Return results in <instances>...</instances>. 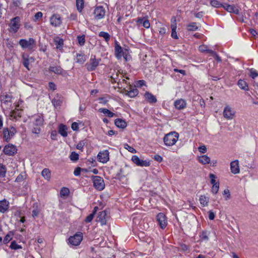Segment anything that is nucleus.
I'll use <instances>...</instances> for the list:
<instances>
[{
    "label": "nucleus",
    "instance_id": "f257e3e1",
    "mask_svg": "<svg viewBox=\"0 0 258 258\" xmlns=\"http://www.w3.org/2000/svg\"><path fill=\"white\" fill-rule=\"evenodd\" d=\"M179 138V134L175 132H172L166 134L164 138V144L167 146H172L177 141Z\"/></svg>",
    "mask_w": 258,
    "mask_h": 258
},
{
    "label": "nucleus",
    "instance_id": "f03ea898",
    "mask_svg": "<svg viewBox=\"0 0 258 258\" xmlns=\"http://www.w3.org/2000/svg\"><path fill=\"white\" fill-rule=\"evenodd\" d=\"M19 44L23 49L28 48L31 50L35 45V41L32 38H30L28 40L22 39L20 40Z\"/></svg>",
    "mask_w": 258,
    "mask_h": 258
},
{
    "label": "nucleus",
    "instance_id": "7ed1b4c3",
    "mask_svg": "<svg viewBox=\"0 0 258 258\" xmlns=\"http://www.w3.org/2000/svg\"><path fill=\"white\" fill-rule=\"evenodd\" d=\"M93 185L98 190H102L105 187V183L103 179L98 176H92L91 177Z\"/></svg>",
    "mask_w": 258,
    "mask_h": 258
},
{
    "label": "nucleus",
    "instance_id": "20e7f679",
    "mask_svg": "<svg viewBox=\"0 0 258 258\" xmlns=\"http://www.w3.org/2000/svg\"><path fill=\"white\" fill-rule=\"evenodd\" d=\"M83 239V234L81 232L76 233L74 236L69 237V243L73 246L79 245Z\"/></svg>",
    "mask_w": 258,
    "mask_h": 258
},
{
    "label": "nucleus",
    "instance_id": "39448f33",
    "mask_svg": "<svg viewBox=\"0 0 258 258\" xmlns=\"http://www.w3.org/2000/svg\"><path fill=\"white\" fill-rule=\"evenodd\" d=\"M223 114L227 120H232L235 116V111L231 106L227 105L224 108Z\"/></svg>",
    "mask_w": 258,
    "mask_h": 258
},
{
    "label": "nucleus",
    "instance_id": "423d86ee",
    "mask_svg": "<svg viewBox=\"0 0 258 258\" xmlns=\"http://www.w3.org/2000/svg\"><path fill=\"white\" fill-rule=\"evenodd\" d=\"M20 19L19 17L13 18L9 24L10 32L16 33L19 30L20 26Z\"/></svg>",
    "mask_w": 258,
    "mask_h": 258
},
{
    "label": "nucleus",
    "instance_id": "0eeeda50",
    "mask_svg": "<svg viewBox=\"0 0 258 258\" xmlns=\"http://www.w3.org/2000/svg\"><path fill=\"white\" fill-rule=\"evenodd\" d=\"M100 61V59H96L95 56H91L89 61L85 66L89 71H92L95 70Z\"/></svg>",
    "mask_w": 258,
    "mask_h": 258
},
{
    "label": "nucleus",
    "instance_id": "6e6552de",
    "mask_svg": "<svg viewBox=\"0 0 258 258\" xmlns=\"http://www.w3.org/2000/svg\"><path fill=\"white\" fill-rule=\"evenodd\" d=\"M98 161L103 164L107 163L109 160V152L108 150H105L99 152L97 155Z\"/></svg>",
    "mask_w": 258,
    "mask_h": 258
},
{
    "label": "nucleus",
    "instance_id": "1a4fd4ad",
    "mask_svg": "<svg viewBox=\"0 0 258 258\" xmlns=\"http://www.w3.org/2000/svg\"><path fill=\"white\" fill-rule=\"evenodd\" d=\"M158 224L162 229L166 227L167 224V221L165 215L162 213H159L156 217Z\"/></svg>",
    "mask_w": 258,
    "mask_h": 258
},
{
    "label": "nucleus",
    "instance_id": "9d476101",
    "mask_svg": "<svg viewBox=\"0 0 258 258\" xmlns=\"http://www.w3.org/2000/svg\"><path fill=\"white\" fill-rule=\"evenodd\" d=\"M132 160L138 166H149L150 164V161L147 160H143L140 159L137 155L132 156Z\"/></svg>",
    "mask_w": 258,
    "mask_h": 258
},
{
    "label": "nucleus",
    "instance_id": "9b49d317",
    "mask_svg": "<svg viewBox=\"0 0 258 258\" xmlns=\"http://www.w3.org/2000/svg\"><path fill=\"white\" fill-rule=\"evenodd\" d=\"M222 7L228 12L230 13H234L236 15H238L239 13V9L237 6L234 5H229L227 3L223 4Z\"/></svg>",
    "mask_w": 258,
    "mask_h": 258
},
{
    "label": "nucleus",
    "instance_id": "f8f14e48",
    "mask_svg": "<svg viewBox=\"0 0 258 258\" xmlns=\"http://www.w3.org/2000/svg\"><path fill=\"white\" fill-rule=\"evenodd\" d=\"M105 11L102 6H99L95 8L94 11L95 18L97 20H100L104 17Z\"/></svg>",
    "mask_w": 258,
    "mask_h": 258
},
{
    "label": "nucleus",
    "instance_id": "ddd939ff",
    "mask_svg": "<svg viewBox=\"0 0 258 258\" xmlns=\"http://www.w3.org/2000/svg\"><path fill=\"white\" fill-rule=\"evenodd\" d=\"M17 151L16 147L12 144L5 146L3 150L4 153L9 156L14 155L17 152Z\"/></svg>",
    "mask_w": 258,
    "mask_h": 258
},
{
    "label": "nucleus",
    "instance_id": "4468645a",
    "mask_svg": "<svg viewBox=\"0 0 258 258\" xmlns=\"http://www.w3.org/2000/svg\"><path fill=\"white\" fill-rule=\"evenodd\" d=\"M177 28L176 20L175 17H172L171 20V37L172 38L177 39L178 37L176 33V30Z\"/></svg>",
    "mask_w": 258,
    "mask_h": 258
},
{
    "label": "nucleus",
    "instance_id": "2eb2a0df",
    "mask_svg": "<svg viewBox=\"0 0 258 258\" xmlns=\"http://www.w3.org/2000/svg\"><path fill=\"white\" fill-rule=\"evenodd\" d=\"M50 24L54 27L58 26L61 23V17L57 14L53 15L50 19Z\"/></svg>",
    "mask_w": 258,
    "mask_h": 258
},
{
    "label": "nucleus",
    "instance_id": "dca6fc26",
    "mask_svg": "<svg viewBox=\"0 0 258 258\" xmlns=\"http://www.w3.org/2000/svg\"><path fill=\"white\" fill-rule=\"evenodd\" d=\"M107 218L106 211H101L99 213L97 217V221L100 222L102 225H104L106 224Z\"/></svg>",
    "mask_w": 258,
    "mask_h": 258
},
{
    "label": "nucleus",
    "instance_id": "f3484780",
    "mask_svg": "<svg viewBox=\"0 0 258 258\" xmlns=\"http://www.w3.org/2000/svg\"><path fill=\"white\" fill-rule=\"evenodd\" d=\"M49 72L54 73L56 75H61L64 76L66 72L60 66H50Z\"/></svg>",
    "mask_w": 258,
    "mask_h": 258
},
{
    "label": "nucleus",
    "instance_id": "a211bd4d",
    "mask_svg": "<svg viewBox=\"0 0 258 258\" xmlns=\"http://www.w3.org/2000/svg\"><path fill=\"white\" fill-rule=\"evenodd\" d=\"M174 105L177 109L182 110L186 107V102L185 100L179 99L174 101Z\"/></svg>",
    "mask_w": 258,
    "mask_h": 258
},
{
    "label": "nucleus",
    "instance_id": "6ab92c4d",
    "mask_svg": "<svg viewBox=\"0 0 258 258\" xmlns=\"http://www.w3.org/2000/svg\"><path fill=\"white\" fill-rule=\"evenodd\" d=\"M230 169L232 173L236 174L240 172L239 162L237 160L233 161L230 163Z\"/></svg>",
    "mask_w": 258,
    "mask_h": 258
},
{
    "label": "nucleus",
    "instance_id": "aec40b11",
    "mask_svg": "<svg viewBox=\"0 0 258 258\" xmlns=\"http://www.w3.org/2000/svg\"><path fill=\"white\" fill-rule=\"evenodd\" d=\"M114 51L116 57L117 59H120L123 55L122 49L118 42L116 41H115Z\"/></svg>",
    "mask_w": 258,
    "mask_h": 258
},
{
    "label": "nucleus",
    "instance_id": "412c9836",
    "mask_svg": "<svg viewBox=\"0 0 258 258\" xmlns=\"http://www.w3.org/2000/svg\"><path fill=\"white\" fill-rule=\"evenodd\" d=\"M43 119L39 116H34L32 119V123L34 126H41L43 124Z\"/></svg>",
    "mask_w": 258,
    "mask_h": 258
},
{
    "label": "nucleus",
    "instance_id": "4be33fe9",
    "mask_svg": "<svg viewBox=\"0 0 258 258\" xmlns=\"http://www.w3.org/2000/svg\"><path fill=\"white\" fill-rule=\"evenodd\" d=\"M9 202L6 199L0 201V212L4 213L9 208Z\"/></svg>",
    "mask_w": 258,
    "mask_h": 258
},
{
    "label": "nucleus",
    "instance_id": "5701e85b",
    "mask_svg": "<svg viewBox=\"0 0 258 258\" xmlns=\"http://www.w3.org/2000/svg\"><path fill=\"white\" fill-rule=\"evenodd\" d=\"M145 99L150 103H154L157 102V99L156 97L153 95L152 93L146 92L144 95Z\"/></svg>",
    "mask_w": 258,
    "mask_h": 258
},
{
    "label": "nucleus",
    "instance_id": "b1692460",
    "mask_svg": "<svg viewBox=\"0 0 258 258\" xmlns=\"http://www.w3.org/2000/svg\"><path fill=\"white\" fill-rule=\"evenodd\" d=\"M68 127L63 124H59L58 126V133L63 137H66L68 136Z\"/></svg>",
    "mask_w": 258,
    "mask_h": 258
},
{
    "label": "nucleus",
    "instance_id": "393cba45",
    "mask_svg": "<svg viewBox=\"0 0 258 258\" xmlns=\"http://www.w3.org/2000/svg\"><path fill=\"white\" fill-rule=\"evenodd\" d=\"M23 64L24 66L28 70H29V64L30 62H32L34 61V59L33 57H29L28 56H25L24 55H23Z\"/></svg>",
    "mask_w": 258,
    "mask_h": 258
},
{
    "label": "nucleus",
    "instance_id": "a878e982",
    "mask_svg": "<svg viewBox=\"0 0 258 258\" xmlns=\"http://www.w3.org/2000/svg\"><path fill=\"white\" fill-rule=\"evenodd\" d=\"M115 125L119 128H124L126 126V122L124 120L118 118L115 120Z\"/></svg>",
    "mask_w": 258,
    "mask_h": 258
},
{
    "label": "nucleus",
    "instance_id": "bb28decb",
    "mask_svg": "<svg viewBox=\"0 0 258 258\" xmlns=\"http://www.w3.org/2000/svg\"><path fill=\"white\" fill-rule=\"evenodd\" d=\"M86 60V57L84 54L78 53L76 54L75 61L77 63L83 64Z\"/></svg>",
    "mask_w": 258,
    "mask_h": 258
},
{
    "label": "nucleus",
    "instance_id": "cd10ccee",
    "mask_svg": "<svg viewBox=\"0 0 258 258\" xmlns=\"http://www.w3.org/2000/svg\"><path fill=\"white\" fill-rule=\"evenodd\" d=\"M54 42L56 45V48L61 50L63 45V39L58 37H56L54 38Z\"/></svg>",
    "mask_w": 258,
    "mask_h": 258
},
{
    "label": "nucleus",
    "instance_id": "c85d7f7f",
    "mask_svg": "<svg viewBox=\"0 0 258 258\" xmlns=\"http://www.w3.org/2000/svg\"><path fill=\"white\" fill-rule=\"evenodd\" d=\"M237 85L242 90L248 91L249 90L247 83L243 80H239L238 81Z\"/></svg>",
    "mask_w": 258,
    "mask_h": 258
},
{
    "label": "nucleus",
    "instance_id": "c756f323",
    "mask_svg": "<svg viewBox=\"0 0 258 258\" xmlns=\"http://www.w3.org/2000/svg\"><path fill=\"white\" fill-rule=\"evenodd\" d=\"M199 161L202 164L210 163L211 159L207 155H204L199 157Z\"/></svg>",
    "mask_w": 258,
    "mask_h": 258
},
{
    "label": "nucleus",
    "instance_id": "7c9ffc66",
    "mask_svg": "<svg viewBox=\"0 0 258 258\" xmlns=\"http://www.w3.org/2000/svg\"><path fill=\"white\" fill-rule=\"evenodd\" d=\"M3 138L7 141L8 142L13 137L11 135L10 131L8 128H5L3 131Z\"/></svg>",
    "mask_w": 258,
    "mask_h": 258
},
{
    "label": "nucleus",
    "instance_id": "2f4dec72",
    "mask_svg": "<svg viewBox=\"0 0 258 258\" xmlns=\"http://www.w3.org/2000/svg\"><path fill=\"white\" fill-rule=\"evenodd\" d=\"M41 175L45 179L50 180L51 174L48 168H44L41 172Z\"/></svg>",
    "mask_w": 258,
    "mask_h": 258
},
{
    "label": "nucleus",
    "instance_id": "473e14b6",
    "mask_svg": "<svg viewBox=\"0 0 258 258\" xmlns=\"http://www.w3.org/2000/svg\"><path fill=\"white\" fill-rule=\"evenodd\" d=\"M99 111L100 112L104 113V114L106 115L109 117H112L115 115V114L114 113L112 112L108 109L104 108H100L99 109Z\"/></svg>",
    "mask_w": 258,
    "mask_h": 258
},
{
    "label": "nucleus",
    "instance_id": "72a5a7b5",
    "mask_svg": "<svg viewBox=\"0 0 258 258\" xmlns=\"http://www.w3.org/2000/svg\"><path fill=\"white\" fill-rule=\"evenodd\" d=\"M199 200L201 204L203 207H205L208 205L209 201V199L208 197H207L205 196H201Z\"/></svg>",
    "mask_w": 258,
    "mask_h": 258
},
{
    "label": "nucleus",
    "instance_id": "f704fd0d",
    "mask_svg": "<svg viewBox=\"0 0 258 258\" xmlns=\"http://www.w3.org/2000/svg\"><path fill=\"white\" fill-rule=\"evenodd\" d=\"M139 91L136 88L131 89L130 90L127 91L126 95L130 97H134L138 94Z\"/></svg>",
    "mask_w": 258,
    "mask_h": 258
},
{
    "label": "nucleus",
    "instance_id": "c9c22d12",
    "mask_svg": "<svg viewBox=\"0 0 258 258\" xmlns=\"http://www.w3.org/2000/svg\"><path fill=\"white\" fill-rule=\"evenodd\" d=\"M76 7L78 11L81 12L84 7V1L76 0Z\"/></svg>",
    "mask_w": 258,
    "mask_h": 258
},
{
    "label": "nucleus",
    "instance_id": "e433bc0d",
    "mask_svg": "<svg viewBox=\"0 0 258 258\" xmlns=\"http://www.w3.org/2000/svg\"><path fill=\"white\" fill-rule=\"evenodd\" d=\"M99 36L103 37L106 42H108L110 38V36L108 33L106 32L101 31L99 33Z\"/></svg>",
    "mask_w": 258,
    "mask_h": 258
},
{
    "label": "nucleus",
    "instance_id": "4c0bfd02",
    "mask_svg": "<svg viewBox=\"0 0 258 258\" xmlns=\"http://www.w3.org/2000/svg\"><path fill=\"white\" fill-rule=\"evenodd\" d=\"M187 29L188 31H194L198 29V27L197 25V23L195 22L189 24L187 26Z\"/></svg>",
    "mask_w": 258,
    "mask_h": 258
},
{
    "label": "nucleus",
    "instance_id": "58836bf2",
    "mask_svg": "<svg viewBox=\"0 0 258 258\" xmlns=\"http://www.w3.org/2000/svg\"><path fill=\"white\" fill-rule=\"evenodd\" d=\"M210 4L212 7L215 8L222 7V5H223V4L220 3L217 0H211L210 1Z\"/></svg>",
    "mask_w": 258,
    "mask_h": 258
},
{
    "label": "nucleus",
    "instance_id": "ea45409f",
    "mask_svg": "<svg viewBox=\"0 0 258 258\" xmlns=\"http://www.w3.org/2000/svg\"><path fill=\"white\" fill-rule=\"evenodd\" d=\"M13 234L11 232H9L5 237L3 242L5 244H7L12 239Z\"/></svg>",
    "mask_w": 258,
    "mask_h": 258
},
{
    "label": "nucleus",
    "instance_id": "a19ab883",
    "mask_svg": "<svg viewBox=\"0 0 258 258\" xmlns=\"http://www.w3.org/2000/svg\"><path fill=\"white\" fill-rule=\"evenodd\" d=\"M10 247L12 249L17 250L18 249L22 248V247L21 245L17 244V243L16 242V241H13L10 246Z\"/></svg>",
    "mask_w": 258,
    "mask_h": 258
},
{
    "label": "nucleus",
    "instance_id": "79ce46f5",
    "mask_svg": "<svg viewBox=\"0 0 258 258\" xmlns=\"http://www.w3.org/2000/svg\"><path fill=\"white\" fill-rule=\"evenodd\" d=\"M6 173V168L4 165L0 164V177H4Z\"/></svg>",
    "mask_w": 258,
    "mask_h": 258
},
{
    "label": "nucleus",
    "instance_id": "37998d69",
    "mask_svg": "<svg viewBox=\"0 0 258 258\" xmlns=\"http://www.w3.org/2000/svg\"><path fill=\"white\" fill-rule=\"evenodd\" d=\"M71 160L76 161L79 159V155L75 152H72L70 156Z\"/></svg>",
    "mask_w": 258,
    "mask_h": 258
},
{
    "label": "nucleus",
    "instance_id": "c03bdc74",
    "mask_svg": "<svg viewBox=\"0 0 258 258\" xmlns=\"http://www.w3.org/2000/svg\"><path fill=\"white\" fill-rule=\"evenodd\" d=\"M97 208V207H95L94 208V211L93 212V213L90 214V215H89L86 218V219H85V221L87 223H89L90 222L92 221V220H93L94 217V215H95V209Z\"/></svg>",
    "mask_w": 258,
    "mask_h": 258
},
{
    "label": "nucleus",
    "instance_id": "a18cd8bd",
    "mask_svg": "<svg viewBox=\"0 0 258 258\" xmlns=\"http://www.w3.org/2000/svg\"><path fill=\"white\" fill-rule=\"evenodd\" d=\"M77 40L80 45H84L85 42V35L78 36L77 37Z\"/></svg>",
    "mask_w": 258,
    "mask_h": 258
},
{
    "label": "nucleus",
    "instance_id": "49530a36",
    "mask_svg": "<svg viewBox=\"0 0 258 258\" xmlns=\"http://www.w3.org/2000/svg\"><path fill=\"white\" fill-rule=\"evenodd\" d=\"M70 190L67 187H62L60 190V194L61 196H66L69 194Z\"/></svg>",
    "mask_w": 258,
    "mask_h": 258
},
{
    "label": "nucleus",
    "instance_id": "de8ad7c7",
    "mask_svg": "<svg viewBox=\"0 0 258 258\" xmlns=\"http://www.w3.org/2000/svg\"><path fill=\"white\" fill-rule=\"evenodd\" d=\"M250 77L252 79H255L256 77H258V73L256 70L251 69L250 70Z\"/></svg>",
    "mask_w": 258,
    "mask_h": 258
},
{
    "label": "nucleus",
    "instance_id": "09e8293b",
    "mask_svg": "<svg viewBox=\"0 0 258 258\" xmlns=\"http://www.w3.org/2000/svg\"><path fill=\"white\" fill-rule=\"evenodd\" d=\"M40 126H34L33 125L32 128V132L33 134H39L40 133Z\"/></svg>",
    "mask_w": 258,
    "mask_h": 258
},
{
    "label": "nucleus",
    "instance_id": "8fccbe9b",
    "mask_svg": "<svg viewBox=\"0 0 258 258\" xmlns=\"http://www.w3.org/2000/svg\"><path fill=\"white\" fill-rule=\"evenodd\" d=\"M124 148L127 150L129 152L132 153H136V150L132 147H131L128 144H125L124 145Z\"/></svg>",
    "mask_w": 258,
    "mask_h": 258
},
{
    "label": "nucleus",
    "instance_id": "3c124183",
    "mask_svg": "<svg viewBox=\"0 0 258 258\" xmlns=\"http://www.w3.org/2000/svg\"><path fill=\"white\" fill-rule=\"evenodd\" d=\"M43 14L41 12H38L36 13L34 17V21L36 22L38 21L39 19L41 18L42 17Z\"/></svg>",
    "mask_w": 258,
    "mask_h": 258
},
{
    "label": "nucleus",
    "instance_id": "603ef678",
    "mask_svg": "<svg viewBox=\"0 0 258 258\" xmlns=\"http://www.w3.org/2000/svg\"><path fill=\"white\" fill-rule=\"evenodd\" d=\"M219 183L213 185L212 188V192L215 194L217 193V192L218 191V190H219Z\"/></svg>",
    "mask_w": 258,
    "mask_h": 258
},
{
    "label": "nucleus",
    "instance_id": "864d4df0",
    "mask_svg": "<svg viewBox=\"0 0 258 258\" xmlns=\"http://www.w3.org/2000/svg\"><path fill=\"white\" fill-rule=\"evenodd\" d=\"M201 239L204 240H208V234L207 231H203L200 235Z\"/></svg>",
    "mask_w": 258,
    "mask_h": 258
},
{
    "label": "nucleus",
    "instance_id": "5fc2aeb1",
    "mask_svg": "<svg viewBox=\"0 0 258 258\" xmlns=\"http://www.w3.org/2000/svg\"><path fill=\"white\" fill-rule=\"evenodd\" d=\"M209 176L211 179V183L212 184L214 185L218 183L216 181V177L214 174L211 173Z\"/></svg>",
    "mask_w": 258,
    "mask_h": 258
},
{
    "label": "nucleus",
    "instance_id": "6e6d98bb",
    "mask_svg": "<svg viewBox=\"0 0 258 258\" xmlns=\"http://www.w3.org/2000/svg\"><path fill=\"white\" fill-rule=\"evenodd\" d=\"M208 49L207 45H202L199 46V50L202 52H207Z\"/></svg>",
    "mask_w": 258,
    "mask_h": 258
},
{
    "label": "nucleus",
    "instance_id": "4d7b16f0",
    "mask_svg": "<svg viewBox=\"0 0 258 258\" xmlns=\"http://www.w3.org/2000/svg\"><path fill=\"white\" fill-rule=\"evenodd\" d=\"M85 145L84 141H81L77 145L76 148L78 150H82Z\"/></svg>",
    "mask_w": 258,
    "mask_h": 258
},
{
    "label": "nucleus",
    "instance_id": "13d9d810",
    "mask_svg": "<svg viewBox=\"0 0 258 258\" xmlns=\"http://www.w3.org/2000/svg\"><path fill=\"white\" fill-rule=\"evenodd\" d=\"M57 133L56 131H53L51 133L50 137L51 139L53 140H57Z\"/></svg>",
    "mask_w": 258,
    "mask_h": 258
},
{
    "label": "nucleus",
    "instance_id": "bf43d9fd",
    "mask_svg": "<svg viewBox=\"0 0 258 258\" xmlns=\"http://www.w3.org/2000/svg\"><path fill=\"white\" fill-rule=\"evenodd\" d=\"M81 170L84 171L85 170L84 169H81L80 167L77 168L74 171V175L77 176L80 175Z\"/></svg>",
    "mask_w": 258,
    "mask_h": 258
},
{
    "label": "nucleus",
    "instance_id": "052dcab7",
    "mask_svg": "<svg viewBox=\"0 0 258 258\" xmlns=\"http://www.w3.org/2000/svg\"><path fill=\"white\" fill-rule=\"evenodd\" d=\"M198 150L202 153H205L207 152V148L206 146L202 145L198 148Z\"/></svg>",
    "mask_w": 258,
    "mask_h": 258
},
{
    "label": "nucleus",
    "instance_id": "680f3d73",
    "mask_svg": "<svg viewBox=\"0 0 258 258\" xmlns=\"http://www.w3.org/2000/svg\"><path fill=\"white\" fill-rule=\"evenodd\" d=\"M124 169L123 168L120 169L119 172L117 174L118 178H121L125 176L124 173Z\"/></svg>",
    "mask_w": 258,
    "mask_h": 258
},
{
    "label": "nucleus",
    "instance_id": "e2e57ef3",
    "mask_svg": "<svg viewBox=\"0 0 258 258\" xmlns=\"http://www.w3.org/2000/svg\"><path fill=\"white\" fill-rule=\"evenodd\" d=\"M71 127L73 131H77L79 129V124L78 123L74 122L72 124Z\"/></svg>",
    "mask_w": 258,
    "mask_h": 258
},
{
    "label": "nucleus",
    "instance_id": "0e129e2a",
    "mask_svg": "<svg viewBox=\"0 0 258 258\" xmlns=\"http://www.w3.org/2000/svg\"><path fill=\"white\" fill-rule=\"evenodd\" d=\"M143 26L146 28H149L150 26V24L148 20L147 19L143 23Z\"/></svg>",
    "mask_w": 258,
    "mask_h": 258
},
{
    "label": "nucleus",
    "instance_id": "69168bd1",
    "mask_svg": "<svg viewBox=\"0 0 258 258\" xmlns=\"http://www.w3.org/2000/svg\"><path fill=\"white\" fill-rule=\"evenodd\" d=\"M9 131H10L11 135L12 136H13L17 132L16 128L13 126L11 127Z\"/></svg>",
    "mask_w": 258,
    "mask_h": 258
},
{
    "label": "nucleus",
    "instance_id": "338daca9",
    "mask_svg": "<svg viewBox=\"0 0 258 258\" xmlns=\"http://www.w3.org/2000/svg\"><path fill=\"white\" fill-rule=\"evenodd\" d=\"M154 159H155L156 161H158V162H162V160H163V158H162V157L161 156L159 155H155V156H154Z\"/></svg>",
    "mask_w": 258,
    "mask_h": 258
},
{
    "label": "nucleus",
    "instance_id": "774afa93",
    "mask_svg": "<svg viewBox=\"0 0 258 258\" xmlns=\"http://www.w3.org/2000/svg\"><path fill=\"white\" fill-rule=\"evenodd\" d=\"M215 214L212 211L209 212V218L211 220H213L215 218Z\"/></svg>",
    "mask_w": 258,
    "mask_h": 258
}]
</instances>
